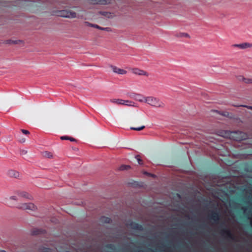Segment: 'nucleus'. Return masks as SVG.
<instances>
[{"label":"nucleus","instance_id":"obj_12","mask_svg":"<svg viewBox=\"0 0 252 252\" xmlns=\"http://www.w3.org/2000/svg\"><path fill=\"white\" fill-rule=\"evenodd\" d=\"M7 174L10 177L17 178L19 176V172L14 170H9Z\"/></svg>","mask_w":252,"mask_h":252},{"label":"nucleus","instance_id":"obj_24","mask_svg":"<svg viewBox=\"0 0 252 252\" xmlns=\"http://www.w3.org/2000/svg\"><path fill=\"white\" fill-rule=\"evenodd\" d=\"M240 77H242L243 78V81L246 83H252V80L250 79H246V78H244L243 76H240Z\"/></svg>","mask_w":252,"mask_h":252},{"label":"nucleus","instance_id":"obj_3","mask_svg":"<svg viewBox=\"0 0 252 252\" xmlns=\"http://www.w3.org/2000/svg\"><path fill=\"white\" fill-rule=\"evenodd\" d=\"M220 234L222 236H224L226 238L232 241L235 240V237L234 235L232 233L231 230L226 228H222L220 229Z\"/></svg>","mask_w":252,"mask_h":252},{"label":"nucleus","instance_id":"obj_21","mask_svg":"<svg viewBox=\"0 0 252 252\" xmlns=\"http://www.w3.org/2000/svg\"><path fill=\"white\" fill-rule=\"evenodd\" d=\"M85 24L89 26V27H94V28H95L96 29H98L99 28V26L97 25H95V24H91L88 22H85Z\"/></svg>","mask_w":252,"mask_h":252},{"label":"nucleus","instance_id":"obj_20","mask_svg":"<svg viewBox=\"0 0 252 252\" xmlns=\"http://www.w3.org/2000/svg\"><path fill=\"white\" fill-rule=\"evenodd\" d=\"M145 127V126H142L140 127H131L130 129L136 130V131H140V130H142L143 129H144Z\"/></svg>","mask_w":252,"mask_h":252},{"label":"nucleus","instance_id":"obj_5","mask_svg":"<svg viewBox=\"0 0 252 252\" xmlns=\"http://www.w3.org/2000/svg\"><path fill=\"white\" fill-rule=\"evenodd\" d=\"M209 219L213 220L216 223H218L220 220V213L217 211H212L210 214L209 215Z\"/></svg>","mask_w":252,"mask_h":252},{"label":"nucleus","instance_id":"obj_1","mask_svg":"<svg viewBox=\"0 0 252 252\" xmlns=\"http://www.w3.org/2000/svg\"><path fill=\"white\" fill-rule=\"evenodd\" d=\"M220 136L233 139L235 141H241L247 138V134L240 131H231L228 130H222L219 132Z\"/></svg>","mask_w":252,"mask_h":252},{"label":"nucleus","instance_id":"obj_2","mask_svg":"<svg viewBox=\"0 0 252 252\" xmlns=\"http://www.w3.org/2000/svg\"><path fill=\"white\" fill-rule=\"evenodd\" d=\"M145 102L152 106L155 107H163L165 106L164 103L161 101L159 99L154 96L146 97Z\"/></svg>","mask_w":252,"mask_h":252},{"label":"nucleus","instance_id":"obj_42","mask_svg":"<svg viewBox=\"0 0 252 252\" xmlns=\"http://www.w3.org/2000/svg\"><path fill=\"white\" fill-rule=\"evenodd\" d=\"M242 210H243L244 211H245L246 209L244 208H242Z\"/></svg>","mask_w":252,"mask_h":252},{"label":"nucleus","instance_id":"obj_36","mask_svg":"<svg viewBox=\"0 0 252 252\" xmlns=\"http://www.w3.org/2000/svg\"><path fill=\"white\" fill-rule=\"evenodd\" d=\"M20 142H21V143H23V142H25V138H22L21 139H20Z\"/></svg>","mask_w":252,"mask_h":252},{"label":"nucleus","instance_id":"obj_19","mask_svg":"<svg viewBox=\"0 0 252 252\" xmlns=\"http://www.w3.org/2000/svg\"><path fill=\"white\" fill-rule=\"evenodd\" d=\"M126 106H134V102L129 100H123V102H122V104Z\"/></svg>","mask_w":252,"mask_h":252},{"label":"nucleus","instance_id":"obj_11","mask_svg":"<svg viewBox=\"0 0 252 252\" xmlns=\"http://www.w3.org/2000/svg\"><path fill=\"white\" fill-rule=\"evenodd\" d=\"M90 3L93 4H106L110 3L111 0H90Z\"/></svg>","mask_w":252,"mask_h":252},{"label":"nucleus","instance_id":"obj_6","mask_svg":"<svg viewBox=\"0 0 252 252\" xmlns=\"http://www.w3.org/2000/svg\"><path fill=\"white\" fill-rule=\"evenodd\" d=\"M232 47H237L240 49H246L252 47V43L245 42L241 44H234L232 45Z\"/></svg>","mask_w":252,"mask_h":252},{"label":"nucleus","instance_id":"obj_31","mask_svg":"<svg viewBox=\"0 0 252 252\" xmlns=\"http://www.w3.org/2000/svg\"><path fill=\"white\" fill-rule=\"evenodd\" d=\"M99 30H103V31H109V28H102L99 26V28H98Z\"/></svg>","mask_w":252,"mask_h":252},{"label":"nucleus","instance_id":"obj_25","mask_svg":"<svg viewBox=\"0 0 252 252\" xmlns=\"http://www.w3.org/2000/svg\"><path fill=\"white\" fill-rule=\"evenodd\" d=\"M234 106L235 107H246L249 109L252 110V106L246 105H234Z\"/></svg>","mask_w":252,"mask_h":252},{"label":"nucleus","instance_id":"obj_40","mask_svg":"<svg viewBox=\"0 0 252 252\" xmlns=\"http://www.w3.org/2000/svg\"><path fill=\"white\" fill-rule=\"evenodd\" d=\"M224 226V223L223 222V223H221V225H220V226Z\"/></svg>","mask_w":252,"mask_h":252},{"label":"nucleus","instance_id":"obj_41","mask_svg":"<svg viewBox=\"0 0 252 252\" xmlns=\"http://www.w3.org/2000/svg\"><path fill=\"white\" fill-rule=\"evenodd\" d=\"M0 252H6V251L4 250H0Z\"/></svg>","mask_w":252,"mask_h":252},{"label":"nucleus","instance_id":"obj_28","mask_svg":"<svg viewBox=\"0 0 252 252\" xmlns=\"http://www.w3.org/2000/svg\"><path fill=\"white\" fill-rule=\"evenodd\" d=\"M179 36L188 37H189V35L188 33H181L180 34Z\"/></svg>","mask_w":252,"mask_h":252},{"label":"nucleus","instance_id":"obj_39","mask_svg":"<svg viewBox=\"0 0 252 252\" xmlns=\"http://www.w3.org/2000/svg\"><path fill=\"white\" fill-rule=\"evenodd\" d=\"M145 174H148V175H150V176H154V175H153V174H148V173H147V172H146V173H145Z\"/></svg>","mask_w":252,"mask_h":252},{"label":"nucleus","instance_id":"obj_7","mask_svg":"<svg viewBox=\"0 0 252 252\" xmlns=\"http://www.w3.org/2000/svg\"><path fill=\"white\" fill-rule=\"evenodd\" d=\"M128 226L132 229L135 230L142 231L143 227L142 225L139 224L137 222L134 221H131L129 224Z\"/></svg>","mask_w":252,"mask_h":252},{"label":"nucleus","instance_id":"obj_26","mask_svg":"<svg viewBox=\"0 0 252 252\" xmlns=\"http://www.w3.org/2000/svg\"><path fill=\"white\" fill-rule=\"evenodd\" d=\"M222 116L226 117H229L230 114L228 112H222V113H220Z\"/></svg>","mask_w":252,"mask_h":252},{"label":"nucleus","instance_id":"obj_33","mask_svg":"<svg viewBox=\"0 0 252 252\" xmlns=\"http://www.w3.org/2000/svg\"><path fill=\"white\" fill-rule=\"evenodd\" d=\"M27 151L25 150H22L20 151V154L22 155H26V154H27Z\"/></svg>","mask_w":252,"mask_h":252},{"label":"nucleus","instance_id":"obj_38","mask_svg":"<svg viewBox=\"0 0 252 252\" xmlns=\"http://www.w3.org/2000/svg\"><path fill=\"white\" fill-rule=\"evenodd\" d=\"M11 42H12V43H13L14 44H17V41H12Z\"/></svg>","mask_w":252,"mask_h":252},{"label":"nucleus","instance_id":"obj_9","mask_svg":"<svg viewBox=\"0 0 252 252\" xmlns=\"http://www.w3.org/2000/svg\"><path fill=\"white\" fill-rule=\"evenodd\" d=\"M110 67L112 69L113 71L116 73L120 75L126 74L127 73V71L123 69H121L116 66L111 65Z\"/></svg>","mask_w":252,"mask_h":252},{"label":"nucleus","instance_id":"obj_37","mask_svg":"<svg viewBox=\"0 0 252 252\" xmlns=\"http://www.w3.org/2000/svg\"><path fill=\"white\" fill-rule=\"evenodd\" d=\"M241 76H239L238 77V79L239 80H243V78L242 77H240Z\"/></svg>","mask_w":252,"mask_h":252},{"label":"nucleus","instance_id":"obj_35","mask_svg":"<svg viewBox=\"0 0 252 252\" xmlns=\"http://www.w3.org/2000/svg\"><path fill=\"white\" fill-rule=\"evenodd\" d=\"M10 199L17 200V198L16 196H11L10 197Z\"/></svg>","mask_w":252,"mask_h":252},{"label":"nucleus","instance_id":"obj_10","mask_svg":"<svg viewBox=\"0 0 252 252\" xmlns=\"http://www.w3.org/2000/svg\"><path fill=\"white\" fill-rule=\"evenodd\" d=\"M132 72L134 74L140 76H148L149 75L148 73L146 71L137 68H133L132 69Z\"/></svg>","mask_w":252,"mask_h":252},{"label":"nucleus","instance_id":"obj_17","mask_svg":"<svg viewBox=\"0 0 252 252\" xmlns=\"http://www.w3.org/2000/svg\"><path fill=\"white\" fill-rule=\"evenodd\" d=\"M146 97H144L140 94H137L136 96V99L140 102H145V99Z\"/></svg>","mask_w":252,"mask_h":252},{"label":"nucleus","instance_id":"obj_14","mask_svg":"<svg viewBox=\"0 0 252 252\" xmlns=\"http://www.w3.org/2000/svg\"><path fill=\"white\" fill-rule=\"evenodd\" d=\"M18 195L19 197H24L29 199H31L32 198V196L30 194L24 191L19 192L18 193Z\"/></svg>","mask_w":252,"mask_h":252},{"label":"nucleus","instance_id":"obj_15","mask_svg":"<svg viewBox=\"0 0 252 252\" xmlns=\"http://www.w3.org/2000/svg\"><path fill=\"white\" fill-rule=\"evenodd\" d=\"M44 230L39 229H34L32 231V235H37L44 232Z\"/></svg>","mask_w":252,"mask_h":252},{"label":"nucleus","instance_id":"obj_16","mask_svg":"<svg viewBox=\"0 0 252 252\" xmlns=\"http://www.w3.org/2000/svg\"><path fill=\"white\" fill-rule=\"evenodd\" d=\"M110 101L111 102V103H115V104H117L118 105H122V102H123V99H111L110 100Z\"/></svg>","mask_w":252,"mask_h":252},{"label":"nucleus","instance_id":"obj_43","mask_svg":"<svg viewBox=\"0 0 252 252\" xmlns=\"http://www.w3.org/2000/svg\"><path fill=\"white\" fill-rule=\"evenodd\" d=\"M251 225L252 226V222H251Z\"/></svg>","mask_w":252,"mask_h":252},{"label":"nucleus","instance_id":"obj_32","mask_svg":"<svg viewBox=\"0 0 252 252\" xmlns=\"http://www.w3.org/2000/svg\"><path fill=\"white\" fill-rule=\"evenodd\" d=\"M21 131L24 134H30V132L28 130H27L21 129Z\"/></svg>","mask_w":252,"mask_h":252},{"label":"nucleus","instance_id":"obj_29","mask_svg":"<svg viewBox=\"0 0 252 252\" xmlns=\"http://www.w3.org/2000/svg\"><path fill=\"white\" fill-rule=\"evenodd\" d=\"M69 136H62L60 137V139L62 140H68Z\"/></svg>","mask_w":252,"mask_h":252},{"label":"nucleus","instance_id":"obj_22","mask_svg":"<svg viewBox=\"0 0 252 252\" xmlns=\"http://www.w3.org/2000/svg\"><path fill=\"white\" fill-rule=\"evenodd\" d=\"M85 24L89 26V27H94V28H95L96 29H98L99 28V26L97 25H95V24H91L88 22H85Z\"/></svg>","mask_w":252,"mask_h":252},{"label":"nucleus","instance_id":"obj_34","mask_svg":"<svg viewBox=\"0 0 252 252\" xmlns=\"http://www.w3.org/2000/svg\"><path fill=\"white\" fill-rule=\"evenodd\" d=\"M68 140H70L71 142H76L77 141L76 139H75V138H74L72 137H69Z\"/></svg>","mask_w":252,"mask_h":252},{"label":"nucleus","instance_id":"obj_27","mask_svg":"<svg viewBox=\"0 0 252 252\" xmlns=\"http://www.w3.org/2000/svg\"><path fill=\"white\" fill-rule=\"evenodd\" d=\"M136 158L137 159L138 161V163L139 164H143V161L140 158L139 156H136Z\"/></svg>","mask_w":252,"mask_h":252},{"label":"nucleus","instance_id":"obj_23","mask_svg":"<svg viewBox=\"0 0 252 252\" xmlns=\"http://www.w3.org/2000/svg\"><path fill=\"white\" fill-rule=\"evenodd\" d=\"M129 168H130V167L128 165H123L120 166V170H127Z\"/></svg>","mask_w":252,"mask_h":252},{"label":"nucleus","instance_id":"obj_18","mask_svg":"<svg viewBox=\"0 0 252 252\" xmlns=\"http://www.w3.org/2000/svg\"><path fill=\"white\" fill-rule=\"evenodd\" d=\"M42 156L45 158H51L53 157V155L51 152L45 151L43 152Z\"/></svg>","mask_w":252,"mask_h":252},{"label":"nucleus","instance_id":"obj_8","mask_svg":"<svg viewBox=\"0 0 252 252\" xmlns=\"http://www.w3.org/2000/svg\"><path fill=\"white\" fill-rule=\"evenodd\" d=\"M62 16L69 18H73L76 17V14L75 12L71 11H62Z\"/></svg>","mask_w":252,"mask_h":252},{"label":"nucleus","instance_id":"obj_4","mask_svg":"<svg viewBox=\"0 0 252 252\" xmlns=\"http://www.w3.org/2000/svg\"><path fill=\"white\" fill-rule=\"evenodd\" d=\"M18 208L29 211H35L36 210V206L32 203H25L19 204Z\"/></svg>","mask_w":252,"mask_h":252},{"label":"nucleus","instance_id":"obj_13","mask_svg":"<svg viewBox=\"0 0 252 252\" xmlns=\"http://www.w3.org/2000/svg\"><path fill=\"white\" fill-rule=\"evenodd\" d=\"M99 221L100 222L103 223H110L112 221V220L109 217L102 216L100 218Z\"/></svg>","mask_w":252,"mask_h":252},{"label":"nucleus","instance_id":"obj_30","mask_svg":"<svg viewBox=\"0 0 252 252\" xmlns=\"http://www.w3.org/2000/svg\"><path fill=\"white\" fill-rule=\"evenodd\" d=\"M43 252H51V250L49 248H44L42 250Z\"/></svg>","mask_w":252,"mask_h":252}]
</instances>
